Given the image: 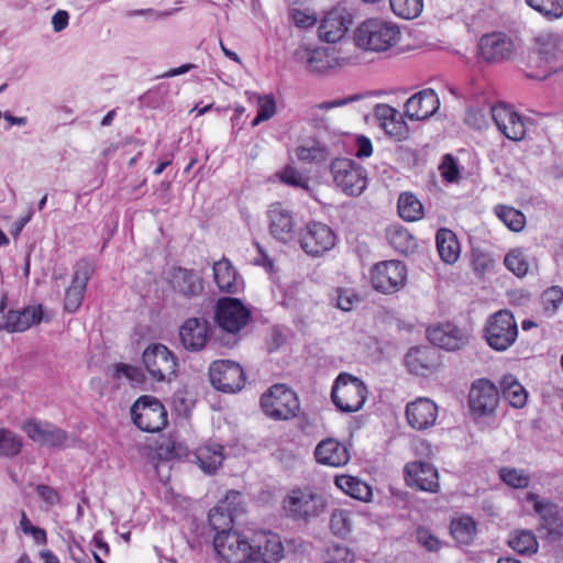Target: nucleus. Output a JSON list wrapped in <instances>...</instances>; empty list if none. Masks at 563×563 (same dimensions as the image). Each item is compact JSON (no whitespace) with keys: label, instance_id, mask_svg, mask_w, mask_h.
Wrapping results in <instances>:
<instances>
[{"label":"nucleus","instance_id":"obj_1","mask_svg":"<svg viewBox=\"0 0 563 563\" xmlns=\"http://www.w3.org/2000/svg\"><path fill=\"white\" fill-rule=\"evenodd\" d=\"M252 318L250 309L238 298H220L214 306L216 332L213 342L232 349L241 340V332Z\"/></svg>","mask_w":563,"mask_h":563},{"label":"nucleus","instance_id":"obj_2","mask_svg":"<svg viewBox=\"0 0 563 563\" xmlns=\"http://www.w3.org/2000/svg\"><path fill=\"white\" fill-rule=\"evenodd\" d=\"M210 526L217 530L213 538V549L225 563H246L252 555L251 542L236 531L221 529L232 521L230 514H224L222 507H216L209 511Z\"/></svg>","mask_w":563,"mask_h":563},{"label":"nucleus","instance_id":"obj_3","mask_svg":"<svg viewBox=\"0 0 563 563\" xmlns=\"http://www.w3.org/2000/svg\"><path fill=\"white\" fill-rule=\"evenodd\" d=\"M400 35L397 24L382 19H368L357 26L354 38L363 49L385 52L399 42Z\"/></svg>","mask_w":563,"mask_h":563},{"label":"nucleus","instance_id":"obj_4","mask_svg":"<svg viewBox=\"0 0 563 563\" xmlns=\"http://www.w3.org/2000/svg\"><path fill=\"white\" fill-rule=\"evenodd\" d=\"M327 506V498L311 488L292 489L283 500L287 517L295 521L309 522L322 515Z\"/></svg>","mask_w":563,"mask_h":563},{"label":"nucleus","instance_id":"obj_5","mask_svg":"<svg viewBox=\"0 0 563 563\" xmlns=\"http://www.w3.org/2000/svg\"><path fill=\"white\" fill-rule=\"evenodd\" d=\"M367 398L366 385L356 376L341 373L332 387L331 399L342 412L361 410Z\"/></svg>","mask_w":563,"mask_h":563},{"label":"nucleus","instance_id":"obj_6","mask_svg":"<svg viewBox=\"0 0 563 563\" xmlns=\"http://www.w3.org/2000/svg\"><path fill=\"white\" fill-rule=\"evenodd\" d=\"M518 336L516 319L509 310H499L486 320L484 338L487 344L495 351H506Z\"/></svg>","mask_w":563,"mask_h":563},{"label":"nucleus","instance_id":"obj_7","mask_svg":"<svg viewBox=\"0 0 563 563\" xmlns=\"http://www.w3.org/2000/svg\"><path fill=\"white\" fill-rule=\"evenodd\" d=\"M264 413L275 420H288L300 409L296 393L284 384L273 385L261 398Z\"/></svg>","mask_w":563,"mask_h":563},{"label":"nucleus","instance_id":"obj_8","mask_svg":"<svg viewBox=\"0 0 563 563\" xmlns=\"http://www.w3.org/2000/svg\"><path fill=\"white\" fill-rule=\"evenodd\" d=\"M134 424L145 432H158L167 423V411L164 405L151 396H141L131 407Z\"/></svg>","mask_w":563,"mask_h":563},{"label":"nucleus","instance_id":"obj_9","mask_svg":"<svg viewBox=\"0 0 563 563\" xmlns=\"http://www.w3.org/2000/svg\"><path fill=\"white\" fill-rule=\"evenodd\" d=\"M333 180L347 196H360L366 188V170L350 158H335L330 165Z\"/></svg>","mask_w":563,"mask_h":563},{"label":"nucleus","instance_id":"obj_10","mask_svg":"<svg viewBox=\"0 0 563 563\" xmlns=\"http://www.w3.org/2000/svg\"><path fill=\"white\" fill-rule=\"evenodd\" d=\"M143 364L152 378L157 382L170 380L176 375V358L163 344H151L142 355Z\"/></svg>","mask_w":563,"mask_h":563},{"label":"nucleus","instance_id":"obj_11","mask_svg":"<svg viewBox=\"0 0 563 563\" xmlns=\"http://www.w3.org/2000/svg\"><path fill=\"white\" fill-rule=\"evenodd\" d=\"M209 377L212 386L223 393H236L245 383L243 368L230 360L214 361L210 365Z\"/></svg>","mask_w":563,"mask_h":563},{"label":"nucleus","instance_id":"obj_12","mask_svg":"<svg viewBox=\"0 0 563 563\" xmlns=\"http://www.w3.org/2000/svg\"><path fill=\"white\" fill-rule=\"evenodd\" d=\"M406 266L400 261H385L376 264L371 272L373 287L383 294L398 291L406 280Z\"/></svg>","mask_w":563,"mask_h":563},{"label":"nucleus","instance_id":"obj_13","mask_svg":"<svg viewBox=\"0 0 563 563\" xmlns=\"http://www.w3.org/2000/svg\"><path fill=\"white\" fill-rule=\"evenodd\" d=\"M299 241L306 254L318 257L335 245V234L324 223L310 222L301 230Z\"/></svg>","mask_w":563,"mask_h":563},{"label":"nucleus","instance_id":"obj_14","mask_svg":"<svg viewBox=\"0 0 563 563\" xmlns=\"http://www.w3.org/2000/svg\"><path fill=\"white\" fill-rule=\"evenodd\" d=\"M22 430L35 443L52 449L64 448L70 439L67 431L46 421L27 420L22 424Z\"/></svg>","mask_w":563,"mask_h":563},{"label":"nucleus","instance_id":"obj_15","mask_svg":"<svg viewBox=\"0 0 563 563\" xmlns=\"http://www.w3.org/2000/svg\"><path fill=\"white\" fill-rule=\"evenodd\" d=\"M490 114L497 129L511 141H521L526 136L522 117L510 106L499 102L490 107Z\"/></svg>","mask_w":563,"mask_h":563},{"label":"nucleus","instance_id":"obj_16","mask_svg":"<svg viewBox=\"0 0 563 563\" xmlns=\"http://www.w3.org/2000/svg\"><path fill=\"white\" fill-rule=\"evenodd\" d=\"M93 273V265L81 260L77 262L71 280V285L65 291L64 309L69 312H76L81 306L87 284Z\"/></svg>","mask_w":563,"mask_h":563},{"label":"nucleus","instance_id":"obj_17","mask_svg":"<svg viewBox=\"0 0 563 563\" xmlns=\"http://www.w3.org/2000/svg\"><path fill=\"white\" fill-rule=\"evenodd\" d=\"M405 482L409 487L437 493L439 490V474L437 468L427 462L413 461L407 463L404 470Z\"/></svg>","mask_w":563,"mask_h":563},{"label":"nucleus","instance_id":"obj_18","mask_svg":"<svg viewBox=\"0 0 563 563\" xmlns=\"http://www.w3.org/2000/svg\"><path fill=\"white\" fill-rule=\"evenodd\" d=\"M352 24V15L341 5L328 11L319 26V36L328 43H336L347 32Z\"/></svg>","mask_w":563,"mask_h":563},{"label":"nucleus","instance_id":"obj_19","mask_svg":"<svg viewBox=\"0 0 563 563\" xmlns=\"http://www.w3.org/2000/svg\"><path fill=\"white\" fill-rule=\"evenodd\" d=\"M251 561L273 563L279 561L284 556V547L280 537L273 532H257L252 541Z\"/></svg>","mask_w":563,"mask_h":563},{"label":"nucleus","instance_id":"obj_20","mask_svg":"<svg viewBox=\"0 0 563 563\" xmlns=\"http://www.w3.org/2000/svg\"><path fill=\"white\" fill-rule=\"evenodd\" d=\"M499 400L497 387L488 379L482 378L473 383L468 402L470 408L481 416L490 415L495 411Z\"/></svg>","mask_w":563,"mask_h":563},{"label":"nucleus","instance_id":"obj_21","mask_svg":"<svg viewBox=\"0 0 563 563\" xmlns=\"http://www.w3.org/2000/svg\"><path fill=\"white\" fill-rule=\"evenodd\" d=\"M179 338L185 350H203L211 339L209 322L203 318H188L179 328Z\"/></svg>","mask_w":563,"mask_h":563},{"label":"nucleus","instance_id":"obj_22","mask_svg":"<svg viewBox=\"0 0 563 563\" xmlns=\"http://www.w3.org/2000/svg\"><path fill=\"white\" fill-rule=\"evenodd\" d=\"M439 352L433 346L411 347L406 356L405 364L411 374L427 377L439 366Z\"/></svg>","mask_w":563,"mask_h":563},{"label":"nucleus","instance_id":"obj_23","mask_svg":"<svg viewBox=\"0 0 563 563\" xmlns=\"http://www.w3.org/2000/svg\"><path fill=\"white\" fill-rule=\"evenodd\" d=\"M429 341L441 349L455 351L468 343L467 334L452 323H441L428 328Z\"/></svg>","mask_w":563,"mask_h":563},{"label":"nucleus","instance_id":"obj_24","mask_svg":"<svg viewBox=\"0 0 563 563\" xmlns=\"http://www.w3.org/2000/svg\"><path fill=\"white\" fill-rule=\"evenodd\" d=\"M440 107L433 89H423L411 96L405 103V115L410 120L422 121L432 117Z\"/></svg>","mask_w":563,"mask_h":563},{"label":"nucleus","instance_id":"obj_25","mask_svg":"<svg viewBox=\"0 0 563 563\" xmlns=\"http://www.w3.org/2000/svg\"><path fill=\"white\" fill-rule=\"evenodd\" d=\"M267 216L269 232L276 240L287 243L294 239L296 222L290 210L280 203H275L269 207Z\"/></svg>","mask_w":563,"mask_h":563},{"label":"nucleus","instance_id":"obj_26","mask_svg":"<svg viewBox=\"0 0 563 563\" xmlns=\"http://www.w3.org/2000/svg\"><path fill=\"white\" fill-rule=\"evenodd\" d=\"M438 417V406L429 398H418L406 407L408 423L416 430L432 427Z\"/></svg>","mask_w":563,"mask_h":563},{"label":"nucleus","instance_id":"obj_27","mask_svg":"<svg viewBox=\"0 0 563 563\" xmlns=\"http://www.w3.org/2000/svg\"><path fill=\"white\" fill-rule=\"evenodd\" d=\"M482 57L487 62H501L514 54L512 41L504 33H492L482 36L479 41Z\"/></svg>","mask_w":563,"mask_h":563},{"label":"nucleus","instance_id":"obj_28","mask_svg":"<svg viewBox=\"0 0 563 563\" xmlns=\"http://www.w3.org/2000/svg\"><path fill=\"white\" fill-rule=\"evenodd\" d=\"M374 113L384 131L397 141L409 137V128L399 111L386 103L375 107Z\"/></svg>","mask_w":563,"mask_h":563},{"label":"nucleus","instance_id":"obj_29","mask_svg":"<svg viewBox=\"0 0 563 563\" xmlns=\"http://www.w3.org/2000/svg\"><path fill=\"white\" fill-rule=\"evenodd\" d=\"M223 446L218 443H206L198 446L189 454V461L207 475L216 474L222 466L224 454Z\"/></svg>","mask_w":563,"mask_h":563},{"label":"nucleus","instance_id":"obj_30","mask_svg":"<svg viewBox=\"0 0 563 563\" xmlns=\"http://www.w3.org/2000/svg\"><path fill=\"white\" fill-rule=\"evenodd\" d=\"M314 456L318 463L332 467L343 466L350 461V453L345 445L332 438L318 443Z\"/></svg>","mask_w":563,"mask_h":563},{"label":"nucleus","instance_id":"obj_31","mask_svg":"<svg viewBox=\"0 0 563 563\" xmlns=\"http://www.w3.org/2000/svg\"><path fill=\"white\" fill-rule=\"evenodd\" d=\"M170 285L176 292L191 298L199 296L202 290V282L192 269L175 267L170 272Z\"/></svg>","mask_w":563,"mask_h":563},{"label":"nucleus","instance_id":"obj_32","mask_svg":"<svg viewBox=\"0 0 563 563\" xmlns=\"http://www.w3.org/2000/svg\"><path fill=\"white\" fill-rule=\"evenodd\" d=\"M42 320V308L25 307L22 310H10L5 316V322L0 324V330L9 332H22Z\"/></svg>","mask_w":563,"mask_h":563},{"label":"nucleus","instance_id":"obj_33","mask_svg":"<svg viewBox=\"0 0 563 563\" xmlns=\"http://www.w3.org/2000/svg\"><path fill=\"white\" fill-rule=\"evenodd\" d=\"M213 278L221 291L235 294L239 291L238 274L231 262L222 258L213 264Z\"/></svg>","mask_w":563,"mask_h":563},{"label":"nucleus","instance_id":"obj_34","mask_svg":"<svg viewBox=\"0 0 563 563\" xmlns=\"http://www.w3.org/2000/svg\"><path fill=\"white\" fill-rule=\"evenodd\" d=\"M294 58L310 73H323L329 67L328 55L321 48L298 47Z\"/></svg>","mask_w":563,"mask_h":563},{"label":"nucleus","instance_id":"obj_35","mask_svg":"<svg viewBox=\"0 0 563 563\" xmlns=\"http://www.w3.org/2000/svg\"><path fill=\"white\" fill-rule=\"evenodd\" d=\"M437 249L441 260L446 264L455 263L460 257V243L453 231L442 228L437 232Z\"/></svg>","mask_w":563,"mask_h":563},{"label":"nucleus","instance_id":"obj_36","mask_svg":"<svg viewBox=\"0 0 563 563\" xmlns=\"http://www.w3.org/2000/svg\"><path fill=\"white\" fill-rule=\"evenodd\" d=\"M503 397L515 408H522L527 402V391L523 386L512 376L506 375L499 382Z\"/></svg>","mask_w":563,"mask_h":563},{"label":"nucleus","instance_id":"obj_37","mask_svg":"<svg viewBox=\"0 0 563 563\" xmlns=\"http://www.w3.org/2000/svg\"><path fill=\"white\" fill-rule=\"evenodd\" d=\"M334 482L340 489L355 499L367 500L372 495L371 487L356 477L338 475Z\"/></svg>","mask_w":563,"mask_h":563},{"label":"nucleus","instance_id":"obj_38","mask_svg":"<svg viewBox=\"0 0 563 563\" xmlns=\"http://www.w3.org/2000/svg\"><path fill=\"white\" fill-rule=\"evenodd\" d=\"M389 245L401 254L411 252L416 245L413 236L400 225H390L386 231Z\"/></svg>","mask_w":563,"mask_h":563},{"label":"nucleus","instance_id":"obj_39","mask_svg":"<svg viewBox=\"0 0 563 563\" xmlns=\"http://www.w3.org/2000/svg\"><path fill=\"white\" fill-rule=\"evenodd\" d=\"M398 213L409 222L419 220L423 214L422 203L410 192H402L398 198Z\"/></svg>","mask_w":563,"mask_h":563},{"label":"nucleus","instance_id":"obj_40","mask_svg":"<svg viewBox=\"0 0 563 563\" xmlns=\"http://www.w3.org/2000/svg\"><path fill=\"white\" fill-rule=\"evenodd\" d=\"M508 545L519 554H533L538 551L536 536L529 530H516L508 539Z\"/></svg>","mask_w":563,"mask_h":563},{"label":"nucleus","instance_id":"obj_41","mask_svg":"<svg viewBox=\"0 0 563 563\" xmlns=\"http://www.w3.org/2000/svg\"><path fill=\"white\" fill-rule=\"evenodd\" d=\"M561 53L559 36L541 34L537 37V54L547 64L555 60Z\"/></svg>","mask_w":563,"mask_h":563},{"label":"nucleus","instance_id":"obj_42","mask_svg":"<svg viewBox=\"0 0 563 563\" xmlns=\"http://www.w3.org/2000/svg\"><path fill=\"white\" fill-rule=\"evenodd\" d=\"M451 533L457 542L470 544L476 536V523L471 517H461L452 521Z\"/></svg>","mask_w":563,"mask_h":563},{"label":"nucleus","instance_id":"obj_43","mask_svg":"<svg viewBox=\"0 0 563 563\" xmlns=\"http://www.w3.org/2000/svg\"><path fill=\"white\" fill-rule=\"evenodd\" d=\"M330 529L335 536L346 538L353 529L351 512L345 509H335L331 514Z\"/></svg>","mask_w":563,"mask_h":563},{"label":"nucleus","instance_id":"obj_44","mask_svg":"<svg viewBox=\"0 0 563 563\" xmlns=\"http://www.w3.org/2000/svg\"><path fill=\"white\" fill-rule=\"evenodd\" d=\"M389 3L393 12L406 20L419 16L423 9L422 0H389Z\"/></svg>","mask_w":563,"mask_h":563},{"label":"nucleus","instance_id":"obj_45","mask_svg":"<svg viewBox=\"0 0 563 563\" xmlns=\"http://www.w3.org/2000/svg\"><path fill=\"white\" fill-rule=\"evenodd\" d=\"M504 264L517 277L526 276L530 267L527 255L520 249L509 251L504 258Z\"/></svg>","mask_w":563,"mask_h":563},{"label":"nucleus","instance_id":"obj_46","mask_svg":"<svg viewBox=\"0 0 563 563\" xmlns=\"http://www.w3.org/2000/svg\"><path fill=\"white\" fill-rule=\"evenodd\" d=\"M496 216L505 223L507 228L515 232L523 229L526 218L525 214L511 207L498 206L496 208Z\"/></svg>","mask_w":563,"mask_h":563},{"label":"nucleus","instance_id":"obj_47","mask_svg":"<svg viewBox=\"0 0 563 563\" xmlns=\"http://www.w3.org/2000/svg\"><path fill=\"white\" fill-rule=\"evenodd\" d=\"M541 302L543 312L548 317L554 316L563 302V289L560 286H552L545 289L542 292Z\"/></svg>","mask_w":563,"mask_h":563},{"label":"nucleus","instance_id":"obj_48","mask_svg":"<svg viewBox=\"0 0 563 563\" xmlns=\"http://www.w3.org/2000/svg\"><path fill=\"white\" fill-rule=\"evenodd\" d=\"M21 449L22 442L12 431L0 429V456L13 457Z\"/></svg>","mask_w":563,"mask_h":563},{"label":"nucleus","instance_id":"obj_49","mask_svg":"<svg viewBox=\"0 0 563 563\" xmlns=\"http://www.w3.org/2000/svg\"><path fill=\"white\" fill-rule=\"evenodd\" d=\"M528 5L551 19L563 16V0H526Z\"/></svg>","mask_w":563,"mask_h":563},{"label":"nucleus","instance_id":"obj_50","mask_svg":"<svg viewBox=\"0 0 563 563\" xmlns=\"http://www.w3.org/2000/svg\"><path fill=\"white\" fill-rule=\"evenodd\" d=\"M355 560V553L345 544L334 543L327 550L328 563H352Z\"/></svg>","mask_w":563,"mask_h":563},{"label":"nucleus","instance_id":"obj_51","mask_svg":"<svg viewBox=\"0 0 563 563\" xmlns=\"http://www.w3.org/2000/svg\"><path fill=\"white\" fill-rule=\"evenodd\" d=\"M500 478L505 484L514 488H525L530 483L529 475L516 468H501Z\"/></svg>","mask_w":563,"mask_h":563},{"label":"nucleus","instance_id":"obj_52","mask_svg":"<svg viewBox=\"0 0 563 563\" xmlns=\"http://www.w3.org/2000/svg\"><path fill=\"white\" fill-rule=\"evenodd\" d=\"M534 511L541 517L545 526H553L558 520V506L537 500L533 505Z\"/></svg>","mask_w":563,"mask_h":563},{"label":"nucleus","instance_id":"obj_53","mask_svg":"<svg viewBox=\"0 0 563 563\" xmlns=\"http://www.w3.org/2000/svg\"><path fill=\"white\" fill-rule=\"evenodd\" d=\"M439 169L443 179L449 183H453L459 178L460 170L454 157L451 154L444 155Z\"/></svg>","mask_w":563,"mask_h":563},{"label":"nucleus","instance_id":"obj_54","mask_svg":"<svg viewBox=\"0 0 563 563\" xmlns=\"http://www.w3.org/2000/svg\"><path fill=\"white\" fill-rule=\"evenodd\" d=\"M280 180L297 188H307V179L295 168L288 166L280 173Z\"/></svg>","mask_w":563,"mask_h":563},{"label":"nucleus","instance_id":"obj_55","mask_svg":"<svg viewBox=\"0 0 563 563\" xmlns=\"http://www.w3.org/2000/svg\"><path fill=\"white\" fill-rule=\"evenodd\" d=\"M336 294V307L343 311L352 310L354 303L358 301V297L351 289H338Z\"/></svg>","mask_w":563,"mask_h":563},{"label":"nucleus","instance_id":"obj_56","mask_svg":"<svg viewBox=\"0 0 563 563\" xmlns=\"http://www.w3.org/2000/svg\"><path fill=\"white\" fill-rule=\"evenodd\" d=\"M260 120H269L276 112V103L273 96L257 97Z\"/></svg>","mask_w":563,"mask_h":563},{"label":"nucleus","instance_id":"obj_57","mask_svg":"<svg viewBox=\"0 0 563 563\" xmlns=\"http://www.w3.org/2000/svg\"><path fill=\"white\" fill-rule=\"evenodd\" d=\"M416 539L428 551H437L439 549V540L424 528L417 529Z\"/></svg>","mask_w":563,"mask_h":563},{"label":"nucleus","instance_id":"obj_58","mask_svg":"<svg viewBox=\"0 0 563 563\" xmlns=\"http://www.w3.org/2000/svg\"><path fill=\"white\" fill-rule=\"evenodd\" d=\"M324 151L320 146H300L297 157L302 162H313L323 158Z\"/></svg>","mask_w":563,"mask_h":563},{"label":"nucleus","instance_id":"obj_59","mask_svg":"<svg viewBox=\"0 0 563 563\" xmlns=\"http://www.w3.org/2000/svg\"><path fill=\"white\" fill-rule=\"evenodd\" d=\"M292 23L302 29L310 27L316 24L317 18L312 14H308L299 9H294L290 13Z\"/></svg>","mask_w":563,"mask_h":563},{"label":"nucleus","instance_id":"obj_60","mask_svg":"<svg viewBox=\"0 0 563 563\" xmlns=\"http://www.w3.org/2000/svg\"><path fill=\"white\" fill-rule=\"evenodd\" d=\"M465 122L470 126L477 130H481L486 125V119L484 113L481 110L474 108H470L466 111Z\"/></svg>","mask_w":563,"mask_h":563},{"label":"nucleus","instance_id":"obj_61","mask_svg":"<svg viewBox=\"0 0 563 563\" xmlns=\"http://www.w3.org/2000/svg\"><path fill=\"white\" fill-rule=\"evenodd\" d=\"M36 492L40 497L49 506H53L59 501L58 493L47 485H37Z\"/></svg>","mask_w":563,"mask_h":563},{"label":"nucleus","instance_id":"obj_62","mask_svg":"<svg viewBox=\"0 0 563 563\" xmlns=\"http://www.w3.org/2000/svg\"><path fill=\"white\" fill-rule=\"evenodd\" d=\"M373 153L372 142L368 137L361 135L356 139V157H369Z\"/></svg>","mask_w":563,"mask_h":563},{"label":"nucleus","instance_id":"obj_63","mask_svg":"<svg viewBox=\"0 0 563 563\" xmlns=\"http://www.w3.org/2000/svg\"><path fill=\"white\" fill-rule=\"evenodd\" d=\"M121 374L126 376L131 380L139 382L141 377L140 369L130 365L119 364L117 366L115 375L119 377Z\"/></svg>","mask_w":563,"mask_h":563},{"label":"nucleus","instance_id":"obj_64","mask_svg":"<svg viewBox=\"0 0 563 563\" xmlns=\"http://www.w3.org/2000/svg\"><path fill=\"white\" fill-rule=\"evenodd\" d=\"M69 15L66 11L59 10L52 18V24L55 32L63 31L68 25Z\"/></svg>","mask_w":563,"mask_h":563}]
</instances>
